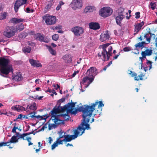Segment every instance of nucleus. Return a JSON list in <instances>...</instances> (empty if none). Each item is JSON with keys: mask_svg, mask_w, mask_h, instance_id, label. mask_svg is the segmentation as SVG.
<instances>
[{"mask_svg": "<svg viewBox=\"0 0 157 157\" xmlns=\"http://www.w3.org/2000/svg\"><path fill=\"white\" fill-rule=\"evenodd\" d=\"M98 108L100 111H101L102 107L104 106V104L102 101L97 100L95 103H93L91 105H84L80 106L78 109L79 111H82L83 113V120L81 125L78 126L77 129L74 131L75 135H65L64 139L63 140L64 142H70L77 138L78 135H81L84 132L86 129H90V125L88 124L90 117L93 111L95 109V107L97 105Z\"/></svg>", "mask_w": 157, "mask_h": 157, "instance_id": "1", "label": "nucleus"}, {"mask_svg": "<svg viewBox=\"0 0 157 157\" xmlns=\"http://www.w3.org/2000/svg\"><path fill=\"white\" fill-rule=\"evenodd\" d=\"M10 60L3 57H0V75L5 77L4 75H8L10 72L13 73V70L12 65H9Z\"/></svg>", "mask_w": 157, "mask_h": 157, "instance_id": "2", "label": "nucleus"}, {"mask_svg": "<svg viewBox=\"0 0 157 157\" xmlns=\"http://www.w3.org/2000/svg\"><path fill=\"white\" fill-rule=\"evenodd\" d=\"M109 44L107 43L101 46V47L102 48V50L101 52H99L98 53V57L100 58L102 56L101 59L103 61H108L109 59L110 56H112L111 52L113 50L112 47L111 46L109 47L108 51H107L106 49Z\"/></svg>", "mask_w": 157, "mask_h": 157, "instance_id": "3", "label": "nucleus"}, {"mask_svg": "<svg viewBox=\"0 0 157 157\" xmlns=\"http://www.w3.org/2000/svg\"><path fill=\"white\" fill-rule=\"evenodd\" d=\"M15 33V26H8L5 28L3 35L6 37L10 38L14 36Z\"/></svg>", "mask_w": 157, "mask_h": 157, "instance_id": "4", "label": "nucleus"}, {"mask_svg": "<svg viewBox=\"0 0 157 157\" xmlns=\"http://www.w3.org/2000/svg\"><path fill=\"white\" fill-rule=\"evenodd\" d=\"M112 10L109 7H104L99 11V14L101 16L105 17L110 16L112 13Z\"/></svg>", "mask_w": 157, "mask_h": 157, "instance_id": "5", "label": "nucleus"}, {"mask_svg": "<svg viewBox=\"0 0 157 157\" xmlns=\"http://www.w3.org/2000/svg\"><path fill=\"white\" fill-rule=\"evenodd\" d=\"M43 19L45 21L47 25H54L56 22V17L46 15L43 17Z\"/></svg>", "mask_w": 157, "mask_h": 157, "instance_id": "6", "label": "nucleus"}, {"mask_svg": "<svg viewBox=\"0 0 157 157\" xmlns=\"http://www.w3.org/2000/svg\"><path fill=\"white\" fill-rule=\"evenodd\" d=\"M71 31L73 33L75 36L78 37L81 36L83 34L84 32V29L82 27L76 26L72 28Z\"/></svg>", "mask_w": 157, "mask_h": 157, "instance_id": "7", "label": "nucleus"}, {"mask_svg": "<svg viewBox=\"0 0 157 157\" xmlns=\"http://www.w3.org/2000/svg\"><path fill=\"white\" fill-rule=\"evenodd\" d=\"M98 73L97 69L95 67H91L87 70L86 72L87 74L90 78H93L94 79V77Z\"/></svg>", "mask_w": 157, "mask_h": 157, "instance_id": "8", "label": "nucleus"}, {"mask_svg": "<svg viewBox=\"0 0 157 157\" xmlns=\"http://www.w3.org/2000/svg\"><path fill=\"white\" fill-rule=\"evenodd\" d=\"M76 103V102H72V101L71 100V103H69L67 104L68 107V112L71 114H75L77 113V109H74Z\"/></svg>", "mask_w": 157, "mask_h": 157, "instance_id": "9", "label": "nucleus"}, {"mask_svg": "<svg viewBox=\"0 0 157 157\" xmlns=\"http://www.w3.org/2000/svg\"><path fill=\"white\" fill-rule=\"evenodd\" d=\"M27 0H17L14 5V8L16 13L18 11V9L21 6L25 4Z\"/></svg>", "mask_w": 157, "mask_h": 157, "instance_id": "10", "label": "nucleus"}, {"mask_svg": "<svg viewBox=\"0 0 157 157\" xmlns=\"http://www.w3.org/2000/svg\"><path fill=\"white\" fill-rule=\"evenodd\" d=\"M71 4L73 6L72 8L74 9L80 8L82 6V0H73Z\"/></svg>", "mask_w": 157, "mask_h": 157, "instance_id": "11", "label": "nucleus"}, {"mask_svg": "<svg viewBox=\"0 0 157 157\" xmlns=\"http://www.w3.org/2000/svg\"><path fill=\"white\" fill-rule=\"evenodd\" d=\"M35 38L40 41H43L45 43H48L49 41V40L47 38H45L43 35L41 34L40 33H37L36 34Z\"/></svg>", "mask_w": 157, "mask_h": 157, "instance_id": "12", "label": "nucleus"}, {"mask_svg": "<svg viewBox=\"0 0 157 157\" xmlns=\"http://www.w3.org/2000/svg\"><path fill=\"white\" fill-rule=\"evenodd\" d=\"M109 37L110 36L108 33V31H105L102 33L100 35V40L101 41L103 42L109 40Z\"/></svg>", "mask_w": 157, "mask_h": 157, "instance_id": "13", "label": "nucleus"}, {"mask_svg": "<svg viewBox=\"0 0 157 157\" xmlns=\"http://www.w3.org/2000/svg\"><path fill=\"white\" fill-rule=\"evenodd\" d=\"M51 120L54 122L57 127L59 125L63 123V121L59 119L58 117L56 116H52Z\"/></svg>", "mask_w": 157, "mask_h": 157, "instance_id": "14", "label": "nucleus"}, {"mask_svg": "<svg viewBox=\"0 0 157 157\" xmlns=\"http://www.w3.org/2000/svg\"><path fill=\"white\" fill-rule=\"evenodd\" d=\"M89 26L90 29L95 30L99 29L100 28L99 24L96 22H91L89 23Z\"/></svg>", "mask_w": 157, "mask_h": 157, "instance_id": "15", "label": "nucleus"}, {"mask_svg": "<svg viewBox=\"0 0 157 157\" xmlns=\"http://www.w3.org/2000/svg\"><path fill=\"white\" fill-rule=\"evenodd\" d=\"M146 49L144 51H142L141 52L143 55L146 57V56H151L153 53V50L152 49V48L150 47L148 49L147 47H145Z\"/></svg>", "mask_w": 157, "mask_h": 157, "instance_id": "16", "label": "nucleus"}, {"mask_svg": "<svg viewBox=\"0 0 157 157\" xmlns=\"http://www.w3.org/2000/svg\"><path fill=\"white\" fill-rule=\"evenodd\" d=\"M144 22L142 21L141 22L135 25V28H134V35H135L141 29L142 26L144 25Z\"/></svg>", "mask_w": 157, "mask_h": 157, "instance_id": "17", "label": "nucleus"}, {"mask_svg": "<svg viewBox=\"0 0 157 157\" xmlns=\"http://www.w3.org/2000/svg\"><path fill=\"white\" fill-rule=\"evenodd\" d=\"M54 2V0H50L46 2V5L45 8L46 11H48L52 8Z\"/></svg>", "mask_w": 157, "mask_h": 157, "instance_id": "18", "label": "nucleus"}, {"mask_svg": "<svg viewBox=\"0 0 157 157\" xmlns=\"http://www.w3.org/2000/svg\"><path fill=\"white\" fill-rule=\"evenodd\" d=\"M11 109H12L19 112L21 111L25 110V109L24 107L18 105L13 106L12 107Z\"/></svg>", "mask_w": 157, "mask_h": 157, "instance_id": "19", "label": "nucleus"}, {"mask_svg": "<svg viewBox=\"0 0 157 157\" xmlns=\"http://www.w3.org/2000/svg\"><path fill=\"white\" fill-rule=\"evenodd\" d=\"M24 20V19L21 18L13 17L10 19V21L11 23L17 24L23 22Z\"/></svg>", "mask_w": 157, "mask_h": 157, "instance_id": "20", "label": "nucleus"}, {"mask_svg": "<svg viewBox=\"0 0 157 157\" xmlns=\"http://www.w3.org/2000/svg\"><path fill=\"white\" fill-rule=\"evenodd\" d=\"M125 17V15H118L116 17V21L117 24L121 25L122 20Z\"/></svg>", "mask_w": 157, "mask_h": 157, "instance_id": "21", "label": "nucleus"}, {"mask_svg": "<svg viewBox=\"0 0 157 157\" xmlns=\"http://www.w3.org/2000/svg\"><path fill=\"white\" fill-rule=\"evenodd\" d=\"M88 80L89 81V82H88V85L93 81L94 80V78H90L88 76H86L83 78L82 82L83 84H84Z\"/></svg>", "mask_w": 157, "mask_h": 157, "instance_id": "22", "label": "nucleus"}, {"mask_svg": "<svg viewBox=\"0 0 157 157\" xmlns=\"http://www.w3.org/2000/svg\"><path fill=\"white\" fill-rule=\"evenodd\" d=\"M48 116H47V115L46 114L43 115L42 116H41L39 115L37 116L34 115H31L29 116V117H30L32 118L35 117L37 119H39V120L40 121H41L43 120H46V119L48 118Z\"/></svg>", "mask_w": 157, "mask_h": 157, "instance_id": "23", "label": "nucleus"}, {"mask_svg": "<svg viewBox=\"0 0 157 157\" xmlns=\"http://www.w3.org/2000/svg\"><path fill=\"white\" fill-rule=\"evenodd\" d=\"M24 29V26L23 23L18 24L15 27V32H20Z\"/></svg>", "mask_w": 157, "mask_h": 157, "instance_id": "24", "label": "nucleus"}, {"mask_svg": "<svg viewBox=\"0 0 157 157\" xmlns=\"http://www.w3.org/2000/svg\"><path fill=\"white\" fill-rule=\"evenodd\" d=\"M60 112L61 110H60V106L59 105L57 108H56L55 107L53 108L52 110L51 111V114L52 116H55L54 114H56Z\"/></svg>", "mask_w": 157, "mask_h": 157, "instance_id": "25", "label": "nucleus"}, {"mask_svg": "<svg viewBox=\"0 0 157 157\" xmlns=\"http://www.w3.org/2000/svg\"><path fill=\"white\" fill-rule=\"evenodd\" d=\"M18 142V139L17 138V136H12L11 139L8 142H6L5 143H6V145L8 146H9L10 144H8L10 143H14Z\"/></svg>", "mask_w": 157, "mask_h": 157, "instance_id": "26", "label": "nucleus"}, {"mask_svg": "<svg viewBox=\"0 0 157 157\" xmlns=\"http://www.w3.org/2000/svg\"><path fill=\"white\" fill-rule=\"evenodd\" d=\"M29 62L31 65L34 67H39L42 66L40 63H38L36 61L33 59H30Z\"/></svg>", "mask_w": 157, "mask_h": 157, "instance_id": "27", "label": "nucleus"}, {"mask_svg": "<svg viewBox=\"0 0 157 157\" xmlns=\"http://www.w3.org/2000/svg\"><path fill=\"white\" fill-rule=\"evenodd\" d=\"M13 78L15 81H20L22 79L23 77L21 73L19 72L17 73V75H15Z\"/></svg>", "mask_w": 157, "mask_h": 157, "instance_id": "28", "label": "nucleus"}, {"mask_svg": "<svg viewBox=\"0 0 157 157\" xmlns=\"http://www.w3.org/2000/svg\"><path fill=\"white\" fill-rule=\"evenodd\" d=\"M96 10L95 7L93 6H86L84 10L85 12L87 13L93 12Z\"/></svg>", "mask_w": 157, "mask_h": 157, "instance_id": "29", "label": "nucleus"}, {"mask_svg": "<svg viewBox=\"0 0 157 157\" xmlns=\"http://www.w3.org/2000/svg\"><path fill=\"white\" fill-rule=\"evenodd\" d=\"M129 72L128 74L131 75V76L132 77H134V80L136 81H138L139 78H138V77L137 76V74L135 72H133L131 70H128Z\"/></svg>", "mask_w": 157, "mask_h": 157, "instance_id": "30", "label": "nucleus"}, {"mask_svg": "<svg viewBox=\"0 0 157 157\" xmlns=\"http://www.w3.org/2000/svg\"><path fill=\"white\" fill-rule=\"evenodd\" d=\"M28 35V33L25 32H23L18 35V37L20 39H24Z\"/></svg>", "mask_w": 157, "mask_h": 157, "instance_id": "31", "label": "nucleus"}, {"mask_svg": "<svg viewBox=\"0 0 157 157\" xmlns=\"http://www.w3.org/2000/svg\"><path fill=\"white\" fill-rule=\"evenodd\" d=\"M61 117H62L63 119V121H67L69 119L70 116H69L67 113L64 114H61L60 115Z\"/></svg>", "mask_w": 157, "mask_h": 157, "instance_id": "32", "label": "nucleus"}, {"mask_svg": "<svg viewBox=\"0 0 157 157\" xmlns=\"http://www.w3.org/2000/svg\"><path fill=\"white\" fill-rule=\"evenodd\" d=\"M48 48L52 55L54 56L56 55V50L53 49L51 46H48Z\"/></svg>", "mask_w": 157, "mask_h": 157, "instance_id": "33", "label": "nucleus"}, {"mask_svg": "<svg viewBox=\"0 0 157 157\" xmlns=\"http://www.w3.org/2000/svg\"><path fill=\"white\" fill-rule=\"evenodd\" d=\"M6 14L5 12H3V9L2 11L0 12V20L5 19L6 17Z\"/></svg>", "mask_w": 157, "mask_h": 157, "instance_id": "34", "label": "nucleus"}, {"mask_svg": "<svg viewBox=\"0 0 157 157\" xmlns=\"http://www.w3.org/2000/svg\"><path fill=\"white\" fill-rule=\"evenodd\" d=\"M31 50V48L29 47H24L22 48V51L24 53H30Z\"/></svg>", "mask_w": 157, "mask_h": 157, "instance_id": "35", "label": "nucleus"}, {"mask_svg": "<svg viewBox=\"0 0 157 157\" xmlns=\"http://www.w3.org/2000/svg\"><path fill=\"white\" fill-rule=\"evenodd\" d=\"M135 47L136 48H140L141 49H142L144 48L145 47L144 46L142 45V44L140 42L137 43L135 45Z\"/></svg>", "mask_w": 157, "mask_h": 157, "instance_id": "36", "label": "nucleus"}, {"mask_svg": "<svg viewBox=\"0 0 157 157\" xmlns=\"http://www.w3.org/2000/svg\"><path fill=\"white\" fill-rule=\"evenodd\" d=\"M124 9L122 7H120L118 10V15H124L123 14L124 13Z\"/></svg>", "mask_w": 157, "mask_h": 157, "instance_id": "37", "label": "nucleus"}, {"mask_svg": "<svg viewBox=\"0 0 157 157\" xmlns=\"http://www.w3.org/2000/svg\"><path fill=\"white\" fill-rule=\"evenodd\" d=\"M60 110H61V112H63L66 110L68 112V107H67V104L65 105L63 107H60Z\"/></svg>", "mask_w": 157, "mask_h": 157, "instance_id": "38", "label": "nucleus"}, {"mask_svg": "<svg viewBox=\"0 0 157 157\" xmlns=\"http://www.w3.org/2000/svg\"><path fill=\"white\" fill-rule=\"evenodd\" d=\"M48 129L49 130H51L53 128H57L56 124H48Z\"/></svg>", "mask_w": 157, "mask_h": 157, "instance_id": "39", "label": "nucleus"}, {"mask_svg": "<svg viewBox=\"0 0 157 157\" xmlns=\"http://www.w3.org/2000/svg\"><path fill=\"white\" fill-rule=\"evenodd\" d=\"M148 34L146 33L145 34L144 36V38H146V40L147 42V44H149L150 42L151 36L148 37Z\"/></svg>", "mask_w": 157, "mask_h": 157, "instance_id": "40", "label": "nucleus"}, {"mask_svg": "<svg viewBox=\"0 0 157 157\" xmlns=\"http://www.w3.org/2000/svg\"><path fill=\"white\" fill-rule=\"evenodd\" d=\"M36 104L34 103L33 105L30 106L29 108L31 110H35L36 109Z\"/></svg>", "mask_w": 157, "mask_h": 157, "instance_id": "41", "label": "nucleus"}, {"mask_svg": "<svg viewBox=\"0 0 157 157\" xmlns=\"http://www.w3.org/2000/svg\"><path fill=\"white\" fill-rule=\"evenodd\" d=\"M151 8L152 10H154L156 8V4L155 3L151 2L150 3Z\"/></svg>", "mask_w": 157, "mask_h": 157, "instance_id": "42", "label": "nucleus"}, {"mask_svg": "<svg viewBox=\"0 0 157 157\" xmlns=\"http://www.w3.org/2000/svg\"><path fill=\"white\" fill-rule=\"evenodd\" d=\"M65 98H62L61 99L57 101V104L60 106L61 103L64 102L65 100Z\"/></svg>", "mask_w": 157, "mask_h": 157, "instance_id": "43", "label": "nucleus"}, {"mask_svg": "<svg viewBox=\"0 0 157 157\" xmlns=\"http://www.w3.org/2000/svg\"><path fill=\"white\" fill-rule=\"evenodd\" d=\"M63 132L62 131H60L59 132V139H60L63 138H65V133H64V134L63 135Z\"/></svg>", "mask_w": 157, "mask_h": 157, "instance_id": "44", "label": "nucleus"}, {"mask_svg": "<svg viewBox=\"0 0 157 157\" xmlns=\"http://www.w3.org/2000/svg\"><path fill=\"white\" fill-rule=\"evenodd\" d=\"M59 38V36L58 34H55L52 36V39L55 41L57 40Z\"/></svg>", "mask_w": 157, "mask_h": 157, "instance_id": "45", "label": "nucleus"}, {"mask_svg": "<svg viewBox=\"0 0 157 157\" xmlns=\"http://www.w3.org/2000/svg\"><path fill=\"white\" fill-rule=\"evenodd\" d=\"M147 62L146 63V64H148L149 66H148L149 67V70H150L152 66V62L147 59Z\"/></svg>", "mask_w": 157, "mask_h": 157, "instance_id": "46", "label": "nucleus"}, {"mask_svg": "<svg viewBox=\"0 0 157 157\" xmlns=\"http://www.w3.org/2000/svg\"><path fill=\"white\" fill-rule=\"evenodd\" d=\"M132 50V48L130 47H126L123 49V50L124 52L129 51Z\"/></svg>", "mask_w": 157, "mask_h": 157, "instance_id": "47", "label": "nucleus"}, {"mask_svg": "<svg viewBox=\"0 0 157 157\" xmlns=\"http://www.w3.org/2000/svg\"><path fill=\"white\" fill-rule=\"evenodd\" d=\"M58 145L57 142H55L52 145V150L54 149Z\"/></svg>", "mask_w": 157, "mask_h": 157, "instance_id": "48", "label": "nucleus"}, {"mask_svg": "<svg viewBox=\"0 0 157 157\" xmlns=\"http://www.w3.org/2000/svg\"><path fill=\"white\" fill-rule=\"evenodd\" d=\"M25 136V133L22 134H20L18 136V139L19 138H22L23 140H25L26 139L24 138V137Z\"/></svg>", "mask_w": 157, "mask_h": 157, "instance_id": "49", "label": "nucleus"}, {"mask_svg": "<svg viewBox=\"0 0 157 157\" xmlns=\"http://www.w3.org/2000/svg\"><path fill=\"white\" fill-rule=\"evenodd\" d=\"M15 126H14L13 129L12 130V132L14 133L16 132V130L18 129V127L16 126V123L14 124Z\"/></svg>", "mask_w": 157, "mask_h": 157, "instance_id": "50", "label": "nucleus"}, {"mask_svg": "<svg viewBox=\"0 0 157 157\" xmlns=\"http://www.w3.org/2000/svg\"><path fill=\"white\" fill-rule=\"evenodd\" d=\"M60 139H59V138H58L57 139V140L56 141V142H57V144H63V140H60Z\"/></svg>", "mask_w": 157, "mask_h": 157, "instance_id": "51", "label": "nucleus"}, {"mask_svg": "<svg viewBox=\"0 0 157 157\" xmlns=\"http://www.w3.org/2000/svg\"><path fill=\"white\" fill-rule=\"evenodd\" d=\"M140 12H137L135 13V14L136 15L135 18L136 19H138L140 17Z\"/></svg>", "mask_w": 157, "mask_h": 157, "instance_id": "52", "label": "nucleus"}, {"mask_svg": "<svg viewBox=\"0 0 157 157\" xmlns=\"http://www.w3.org/2000/svg\"><path fill=\"white\" fill-rule=\"evenodd\" d=\"M62 28V26L61 25H58L56 26L54 28H52L53 29H61Z\"/></svg>", "mask_w": 157, "mask_h": 157, "instance_id": "53", "label": "nucleus"}, {"mask_svg": "<svg viewBox=\"0 0 157 157\" xmlns=\"http://www.w3.org/2000/svg\"><path fill=\"white\" fill-rule=\"evenodd\" d=\"M68 58H69V56L67 55H66L63 56V59L64 60H67V59Z\"/></svg>", "mask_w": 157, "mask_h": 157, "instance_id": "54", "label": "nucleus"}, {"mask_svg": "<svg viewBox=\"0 0 157 157\" xmlns=\"http://www.w3.org/2000/svg\"><path fill=\"white\" fill-rule=\"evenodd\" d=\"M78 72H79L78 71H75L74 73L72 74V75H71L72 77H74L75 76L76 74Z\"/></svg>", "mask_w": 157, "mask_h": 157, "instance_id": "55", "label": "nucleus"}, {"mask_svg": "<svg viewBox=\"0 0 157 157\" xmlns=\"http://www.w3.org/2000/svg\"><path fill=\"white\" fill-rule=\"evenodd\" d=\"M6 143H5V142H3L0 143V147L3 146H6Z\"/></svg>", "mask_w": 157, "mask_h": 157, "instance_id": "56", "label": "nucleus"}, {"mask_svg": "<svg viewBox=\"0 0 157 157\" xmlns=\"http://www.w3.org/2000/svg\"><path fill=\"white\" fill-rule=\"evenodd\" d=\"M33 130L32 131L30 132L25 133V136H27L28 135H29L30 134H33Z\"/></svg>", "mask_w": 157, "mask_h": 157, "instance_id": "57", "label": "nucleus"}, {"mask_svg": "<svg viewBox=\"0 0 157 157\" xmlns=\"http://www.w3.org/2000/svg\"><path fill=\"white\" fill-rule=\"evenodd\" d=\"M120 55V52L119 53L117 54V55L115 56L114 57H113V59H117L118 56H119Z\"/></svg>", "mask_w": 157, "mask_h": 157, "instance_id": "58", "label": "nucleus"}, {"mask_svg": "<svg viewBox=\"0 0 157 157\" xmlns=\"http://www.w3.org/2000/svg\"><path fill=\"white\" fill-rule=\"evenodd\" d=\"M143 75L142 74H141L140 75L138 76V77H140V78H139V80L140 79V80H142L143 79Z\"/></svg>", "mask_w": 157, "mask_h": 157, "instance_id": "59", "label": "nucleus"}, {"mask_svg": "<svg viewBox=\"0 0 157 157\" xmlns=\"http://www.w3.org/2000/svg\"><path fill=\"white\" fill-rule=\"evenodd\" d=\"M64 3L62 1H59V6L60 7H61V6L64 5Z\"/></svg>", "mask_w": 157, "mask_h": 157, "instance_id": "60", "label": "nucleus"}, {"mask_svg": "<svg viewBox=\"0 0 157 157\" xmlns=\"http://www.w3.org/2000/svg\"><path fill=\"white\" fill-rule=\"evenodd\" d=\"M141 55L142 56V57H139V59H141L142 60V59H143V58H146V57L145 56H144L143 54H142V52H141Z\"/></svg>", "mask_w": 157, "mask_h": 157, "instance_id": "61", "label": "nucleus"}, {"mask_svg": "<svg viewBox=\"0 0 157 157\" xmlns=\"http://www.w3.org/2000/svg\"><path fill=\"white\" fill-rule=\"evenodd\" d=\"M49 140V141L48 142V143H49L50 144H51V143H52V139L51 137H49L48 138Z\"/></svg>", "mask_w": 157, "mask_h": 157, "instance_id": "62", "label": "nucleus"}, {"mask_svg": "<svg viewBox=\"0 0 157 157\" xmlns=\"http://www.w3.org/2000/svg\"><path fill=\"white\" fill-rule=\"evenodd\" d=\"M26 12L27 13H29L31 12V10L29 8H27L26 9Z\"/></svg>", "mask_w": 157, "mask_h": 157, "instance_id": "63", "label": "nucleus"}, {"mask_svg": "<svg viewBox=\"0 0 157 157\" xmlns=\"http://www.w3.org/2000/svg\"><path fill=\"white\" fill-rule=\"evenodd\" d=\"M25 139L27 140L28 142H29L30 141H31V140L32 139L30 137H26V138Z\"/></svg>", "mask_w": 157, "mask_h": 157, "instance_id": "64", "label": "nucleus"}]
</instances>
